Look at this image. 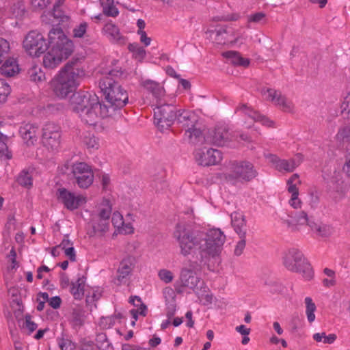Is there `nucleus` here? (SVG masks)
I'll return each mask as SVG.
<instances>
[{
	"label": "nucleus",
	"instance_id": "1",
	"mask_svg": "<svg viewBox=\"0 0 350 350\" xmlns=\"http://www.w3.org/2000/svg\"><path fill=\"white\" fill-rule=\"evenodd\" d=\"M173 237L181 256H191L194 260L200 262L208 258L218 256L226 239L219 228H211L206 232L193 230L182 223L176 225Z\"/></svg>",
	"mask_w": 350,
	"mask_h": 350
},
{
	"label": "nucleus",
	"instance_id": "2",
	"mask_svg": "<svg viewBox=\"0 0 350 350\" xmlns=\"http://www.w3.org/2000/svg\"><path fill=\"white\" fill-rule=\"evenodd\" d=\"M70 105L81 120L90 126H95L101 118L110 115L109 108L100 103L96 95L87 92L75 93Z\"/></svg>",
	"mask_w": 350,
	"mask_h": 350
},
{
	"label": "nucleus",
	"instance_id": "3",
	"mask_svg": "<svg viewBox=\"0 0 350 350\" xmlns=\"http://www.w3.org/2000/svg\"><path fill=\"white\" fill-rule=\"evenodd\" d=\"M85 75V70L79 59L69 61L51 82L54 94L59 98H66L77 89Z\"/></svg>",
	"mask_w": 350,
	"mask_h": 350
},
{
	"label": "nucleus",
	"instance_id": "4",
	"mask_svg": "<svg viewBox=\"0 0 350 350\" xmlns=\"http://www.w3.org/2000/svg\"><path fill=\"white\" fill-rule=\"evenodd\" d=\"M50 47L43 57V65L55 68L73 52L74 44L61 28H53L49 33Z\"/></svg>",
	"mask_w": 350,
	"mask_h": 350
},
{
	"label": "nucleus",
	"instance_id": "5",
	"mask_svg": "<svg viewBox=\"0 0 350 350\" xmlns=\"http://www.w3.org/2000/svg\"><path fill=\"white\" fill-rule=\"evenodd\" d=\"M119 71L111 70L109 76H105L99 81V88L106 100L114 109L124 107L129 101L126 90L111 77L117 76Z\"/></svg>",
	"mask_w": 350,
	"mask_h": 350
},
{
	"label": "nucleus",
	"instance_id": "6",
	"mask_svg": "<svg viewBox=\"0 0 350 350\" xmlns=\"http://www.w3.org/2000/svg\"><path fill=\"white\" fill-rule=\"evenodd\" d=\"M253 165L245 161H230L224 172V178L232 184L250 181L256 176Z\"/></svg>",
	"mask_w": 350,
	"mask_h": 350
},
{
	"label": "nucleus",
	"instance_id": "7",
	"mask_svg": "<svg viewBox=\"0 0 350 350\" xmlns=\"http://www.w3.org/2000/svg\"><path fill=\"white\" fill-rule=\"evenodd\" d=\"M283 265L288 271L300 273L306 280L313 278L314 274L310 263L297 249H291L284 254Z\"/></svg>",
	"mask_w": 350,
	"mask_h": 350
},
{
	"label": "nucleus",
	"instance_id": "8",
	"mask_svg": "<svg viewBox=\"0 0 350 350\" xmlns=\"http://www.w3.org/2000/svg\"><path fill=\"white\" fill-rule=\"evenodd\" d=\"M166 99L157 103L154 109V122L161 131L168 129L174 123L176 118L178 110L172 105L166 104Z\"/></svg>",
	"mask_w": 350,
	"mask_h": 350
},
{
	"label": "nucleus",
	"instance_id": "9",
	"mask_svg": "<svg viewBox=\"0 0 350 350\" xmlns=\"http://www.w3.org/2000/svg\"><path fill=\"white\" fill-rule=\"evenodd\" d=\"M200 261L189 260L188 266L180 270L179 279L176 283L180 287L188 288L195 291L200 282L198 271L200 269Z\"/></svg>",
	"mask_w": 350,
	"mask_h": 350
},
{
	"label": "nucleus",
	"instance_id": "10",
	"mask_svg": "<svg viewBox=\"0 0 350 350\" xmlns=\"http://www.w3.org/2000/svg\"><path fill=\"white\" fill-rule=\"evenodd\" d=\"M23 45L27 53L31 57H39L48 49L44 36L36 31H31L27 34Z\"/></svg>",
	"mask_w": 350,
	"mask_h": 350
},
{
	"label": "nucleus",
	"instance_id": "11",
	"mask_svg": "<svg viewBox=\"0 0 350 350\" xmlns=\"http://www.w3.org/2000/svg\"><path fill=\"white\" fill-rule=\"evenodd\" d=\"M261 94L265 100L271 103L284 112L291 113L293 111L295 105L293 101L280 91L275 89L263 88L261 89Z\"/></svg>",
	"mask_w": 350,
	"mask_h": 350
},
{
	"label": "nucleus",
	"instance_id": "12",
	"mask_svg": "<svg viewBox=\"0 0 350 350\" xmlns=\"http://www.w3.org/2000/svg\"><path fill=\"white\" fill-rule=\"evenodd\" d=\"M71 173L75 183L81 189H88L94 181V173L91 166L84 162H78L72 164Z\"/></svg>",
	"mask_w": 350,
	"mask_h": 350
},
{
	"label": "nucleus",
	"instance_id": "13",
	"mask_svg": "<svg viewBox=\"0 0 350 350\" xmlns=\"http://www.w3.org/2000/svg\"><path fill=\"white\" fill-rule=\"evenodd\" d=\"M42 143L49 150H57L61 143L59 126L54 123L46 124L42 129Z\"/></svg>",
	"mask_w": 350,
	"mask_h": 350
},
{
	"label": "nucleus",
	"instance_id": "14",
	"mask_svg": "<svg viewBox=\"0 0 350 350\" xmlns=\"http://www.w3.org/2000/svg\"><path fill=\"white\" fill-rule=\"evenodd\" d=\"M195 159L200 165H214L221 161L222 154L219 150L216 149L202 148L196 150Z\"/></svg>",
	"mask_w": 350,
	"mask_h": 350
},
{
	"label": "nucleus",
	"instance_id": "15",
	"mask_svg": "<svg viewBox=\"0 0 350 350\" xmlns=\"http://www.w3.org/2000/svg\"><path fill=\"white\" fill-rule=\"evenodd\" d=\"M57 198L68 210L73 211L86 202L85 197L78 195L75 196L68 190L61 188L57 191Z\"/></svg>",
	"mask_w": 350,
	"mask_h": 350
},
{
	"label": "nucleus",
	"instance_id": "16",
	"mask_svg": "<svg viewBox=\"0 0 350 350\" xmlns=\"http://www.w3.org/2000/svg\"><path fill=\"white\" fill-rule=\"evenodd\" d=\"M211 142L217 146L227 145L230 142L234 139V134L230 131L228 126L226 124H218L210 133Z\"/></svg>",
	"mask_w": 350,
	"mask_h": 350
},
{
	"label": "nucleus",
	"instance_id": "17",
	"mask_svg": "<svg viewBox=\"0 0 350 350\" xmlns=\"http://www.w3.org/2000/svg\"><path fill=\"white\" fill-rule=\"evenodd\" d=\"M215 41L219 44L235 43L238 40L235 31L231 27H221L216 29L211 33Z\"/></svg>",
	"mask_w": 350,
	"mask_h": 350
},
{
	"label": "nucleus",
	"instance_id": "18",
	"mask_svg": "<svg viewBox=\"0 0 350 350\" xmlns=\"http://www.w3.org/2000/svg\"><path fill=\"white\" fill-rule=\"evenodd\" d=\"M284 224L292 230H299L301 226L308 225L313 221L310 220L307 213L304 211L295 212L292 215H287L283 219Z\"/></svg>",
	"mask_w": 350,
	"mask_h": 350
},
{
	"label": "nucleus",
	"instance_id": "19",
	"mask_svg": "<svg viewBox=\"0 0 350 350\" xmlns=\"http://www.w3.org/2000/svg\"><path fill=\"white\" fill-rule=\"evenodd\" d=\"M19 133L27 146H32L38 141L39 129L38 126L34 124H23L20 126Z\"/></svg>",
	"mask_w": 350,
	"mask_h": 350
},
{
	"label": "nucleus",
	"instance_id": "20",
	"mask_svg": "<svg viewBox=\"0 0 350 350\" xmlns=\"http://www.w3.org/2000/svg\"><path fill=\"white\" fill-rule=\"evenodd\" d=\"M134 264L135 258L131 256L126 257L121 261L116 277L118 285L126 282L129 276L133 271Z\"/></svg>",
	"mask_w": 350,
	"mask_h": 350
},
{
	"label": "nucleus",
	"instance_id": "21",
	"mask_svg": "<svg viewBox=\"0 0 350 350\" xmlns=\"http://www.w3.org/2000/svg\"><path fill=\"white\" fill-rule=\"evenodd\" d=\"M140 84L144 89L152 94L156 99L157 103H160L161 101L164 100L163 97L165 95V91L160 83L150 79H144L141 81Z\"/></svg>",
	"mask_w": 350,
	"mask_h": 350
},
{
	"label": "nucleus",
	"instance_id": "22",
	"mask_svg": "<svg viewBox=\"0 0 350 350\" xmlns=\"http://www.w3.org/2000/svg\"><path fill=\"white\" fill-rule=\"evenodd\" d=\"M92 230L90 232V237H103L109 231V219L96 216L91 221Z\"/></svg>",
	"mask_w": 350,
	"mask_h": 350
},
{
	"label": "nucleus",
	"instance_id": "23",
	"mask_svg": "<svg viewBox=\"0 0 350 350\" xmlns=\"http://www.w3.org/2000/svg\"><path fill=\"white\" fill-rule=\"evenodd\" d=\"M311 230L318 237L328 238L334 233V228L329 224L319 221L309 223Z\"/></svg>",
	"mask_w": 350,
	"mask_h": 350
},
{
	"label": "nucleus",
	"instance_id": "24",
	"mask_svg": "<svg viewBox=\"0 0 350 350\" xmlns=\"http://www.w3.org/2000/svg\"><path fill=\"white\" fill-rule=\"evenodd\" d=\"M238 110L248 116L253 120L256 122H260L262 125L268 127H272L274 125V122L272 120L259 114L257 111H254L245 104H242L239 106Z\"/></svg>",
	"mask_w": 350,
	"mask_h": 350
},
{
	"label": "nucleus",
	"instance_id": "25",
	"mask_svg": "<svg viewBox=\"0 0 350 350\" xmlns=\"http://www.w3.org/2000/svg\"><path fill=\"white\" fill-rule=\"evenodd\" d=\"M111 222L118 233L129 234L133 232V227L131 223H124L122 215L118 212H114Z\"/></svg>",
	"mask_w": 350,
	"mask_h": 350
},
{
	"label": "nucleus",
	"instance_id": "26",
	"mask_svg": "<svg viewBox=\"0 0 350 350\" xmlns=\"http://www.w3.org/2000/svg\"><path fill=\"white\" fill-rule=\"evenodd\" d=\"M103 33L113 42L120 44L125 43V39L120 34L118 27L112 23H108L104 26Z\"/></svg>",
	"mask_w": 350,
	"mask_h": 350
},
{
	"label": "nucleus",
	"instance_id": "27",
	"mask_svg": "<svg viewBox=\"0 0 350 350\" xmlns=\"http://www.w3.org/2000/svg\"><path fill=\"white\" fill-rule=\"evenodd\" d=\"M176 119L178 123L181 124L185 128V130L198 124V118L196 114L191 111L178 110Z\"/></svg>",
	"mask_w": 350,
	"mask_h": 350
},
{
	"label": "nucleus",
	"instance_id": "28",
	"mask_svg": "<svg viewBox=\"0 0 350 350\" xmlns=\"http://www.w3.org/2000/svg\"><path fill=\"white\" fill-rule=\"evenodd\" d=\"M301 161L302 159L299 155L289 159H280L278 165L275 166V170L279 172H292L301 164Z\"/></svg>",
	"mask_w": 350,
	"mask_h": 350
},
{
	"label": "nucleus",
	"instance_id": "29",
	"mask_svg": "<svg viewBox=\"0 0 350 350\" xmlns=\"http://www.w3.org/2000/svg\"><path fill=\"white\" fill-rule=\"evenodd\" d=\"M231 223L239 236H242L247 234L246 222L244 215L241 213L234 212L231 214Z\"/></svg>",
	"mask_w": 350,
	"mask_h": 350
},
{
	"label": "nucleus",
	"instance_id": "30",
	"mask_svg": "<svg viewBox=\"0 0 350 350\" xmlns=\"http://www.w3.org/2000/svg\"><path fill=\"white\" fill-rule=\"evenodd\" d=\"M223 56L235 66L247 67L250 65V59L242 57L239 52L234 51L224 52Z\"/></svg>",
	"mask_w": 350,
	"mask_h": 350
},
{
	"label": "nucleus",
	"instance_id": "31",
	"mask_svg": "<svg viewBox=\"0 0 350 350\" xmlns=\"http://www.w3.org/2000/svg\"><path fill=\"white\" fill-rule=\"evenodd\" d=\"M18 72V64L14 58L8 59L0 67V74L5 77L14 76Z\"/></svg>",
	"mask_w": 350,
	"mask_h": 350
},
{
	"label": "nucleus",
	"instance_id": "32",
	"mask_svg": "<svg viewBox=\"0 0 350 350\" xmlns=\"http://www.w3.org/2000/svg\"><path fill=\"white\" fill-rule=\"evenodd\" d=\"M185 138L193 144H200L204 141L202 131L197 127V124L195 126H191L187 129L185 130Z\"/></svg>",
	"mask_w": 350,
	"mask_h": 350
},
{
	"label": "nucleus",
	"instance_id": "33",
	"mask_svg": "<svg viewBox=\"0 0 350 350\" xmlns=\"http://www.w3.org/2000/svg\"><path fill=\"white\" fill-rule=\"evenodd\" d=\"M335 140L340 146L348 145L350 144V125H345L339 128Z\"/></svg>",
	"mask_w": 350,
	"mask_h": 350
},
{
	"label": "nucleus",
	"instance_id": "34",
	"mask_svg": "<svg viewBox=\"0 0 350 350\" xmlns=\"http://www.w3.org/2000/svg\"><path fill=\"white\" fill-rule=\"evenodd\" d=\"M52 14L54 18L59 23L68 24L70 23V16L69 13L65 11L62 8H59L58 4L54 5Z\"/></svg>",
	"mask_w": 350,
	"mask_h": 350
},
{
	"label": "nucleus",
	"instance_id": "35",
	"mask_svg": "<svg viewBox=\"0 0 350 350\" xmlns=\"http://www.w3.org/2000/svg\"><path fill=\"white\" fill-rule=\"evenodd\" d=\"M85 280L83 277L79 278L72 284L70 292L76 299H81L83 297Z\"/></svg>",
	"mask_w": 350,
	"mask_h": 350
},
{
	"label": "nucleus",
	"instance_id": "36",
	"mask_svg": "<svg viewBox=\"0 0 350 350\" xmlns=\"http://www.w3.org/2000/svg\"><path fill=\"white\" fill-rule=\"evenodd\" d=\"M100 3L105 15L115 17L118 14L119 12L114 5V0H100Z\"/></svg>",
	"mask_w": 350,
	"mask_h": 350
},
{
	"label": "nucleus",
	"instance_id": "37",
	"mask_svg": "<svg viewBox=\"0 0 350 350\" xmlns=\"http://www.w3.org/2000/svg\"><path fill=\"white\" fill-rule=\"evenodd\" d=\"M29 77L31 81L38 83L45 80V75L38 66H32L28 71Z\"/></svg>",
	"mask_w": 350,
	"mask_h": 350
},
{
	"label": "nucleus",
	"instance_id": "38",
	"mask_svg": "<svg viewBox=\"0 0 350 350\" xmlns=\"http://www.w3.org/2000/svg\"><path fill=\"white\" fill-rule=\"evenodd\" d=\"M88 24L86 22H82L76 25L72 30V36L76 39L85 38L88 36Z\"/></svg>",
	"mask_w": 350,
	"mask_h": 350
},
{
	"label": "nucleus",
	"instance_id": "39",
	"mask_svg": "<svg viewBox=\"0 0 350 350\" xmlns=\"http://www.w3.org/2000/svg\"><path fill=\"white\" fill-rule=\"evenodd\" d=\"M11 10L12 15L17 19H23L27 15L26 7L22 1L15 3Z\"/></svg>",
	"mask_w": 350,
	"mask_h": 350
},
{
	"label": "nucleus",
	"instance_id": "40",
	"mask_svg": "<svg viewBox=\"0 0 350 350\" xmlns=\"http://www.w3.org/2000/svg\"><path fill=\"white\" fill-rule=\"evenodd\" d=\"M306 304V314L307 316L308 321L312 323L315 319L314 312L317 309L315 304L310 297H307L304 299Z\"/></svg>",
	"mask_w": 350,
	"mask_h": 350
},
{
	"label": "nucleus",
	"instance_id": "41",
	"mask_svg": "<svg viewBox=\"0 0 350 350\" xmlns=\"http://www.w3.org/2000/svg\"><path fill=\"white\" fill-rule=\"evenodd\" d=\"M288 191L291 193V198L288 201L290 206L295 209L301 208L302 202L298 197L299 189L291 186Z\"/></svg>",
	"mask_w": 350,
	"mask_h": 350
},
{
	"label": "nucleus",
	"instance_id": "42",
	"mask_svg": "<svg viewBox=\"0 0 350 350\" xmlns=\"http://www.w3.org/2000/svg\"><path fill=\"white\" fill-rule=\"evenodd\" d=\"M112 211L111 202L109 200L104 199L99 206L98 217L109 219Z\"/></svg>",
	"mask_w": 350,
	"mask_h": 350
},
{
	"label": "nucleus",
	"instance_id": "43",
	"mask_svg": "<svg viewBox=\"0 0 350 350\" xmlns=\"http://www.w3.org/2000/svg\"><path fill=\"white\" fill-rule=\"evenodd\" d=\"M83 142L90 149H97L99 146L98 139L92 133L85 135L83 137Z\"/></svg>",
	"mask_w": 350,
	"mask_h": 350
},
{
	"label": "nucleus",
	"instance_id": "44",
	"mask_svg": "<svg viewBox=\"0 0 350 350\" xmlns=\"http://www.w3.org/2000/svg\"><path fill=\"white\" fill-rule=\"evenodd\" d=\"M313 338L317 342H323L325 344H332L335 341L336 336L334 334L326 336L325 332H321L314 334L313 335Z\"/></svg>",
	"mask_w": 350,
	"mask_h": 350
},
{
	"label": "nucleus",
	"instance_id": "45",
	"mask_svg": "<svg viewBox=\"0 0 350 350\" xmlns=\"http://www.w3.org/2000/svg\"><path fill=\"white\" fill-rule=\"evenodd\" d=\"M10 92V85L5 79H0V100L5 103Z\"/></svg>",
	"mask_w": 350,
	"mask_h": 350
},
{
	"label": "nucleus",
	"instance_id": "46",
	"mask_svg": "<svg viewBox=\"0 0 350 350\" xmlns=\"http://www.w3.org/2000/svg\"><path fill=\"white\" fill-rule=\"evenodd\" d=\"M18 183L24 187H29L32 185L31 174L27 171H22L18 176Z\"/></svg>",
	"mask_w": 350,
	"mask_h": 350
},
{
	"label": "nucleus",
	"instance_id": "47",
	"mask_svg": "<svg viewBox=\"0 0 350 350\" xmlns=\"http://www.w3.org/2000/svg\"><path fill=\"white\" fill-rule=\"evenodd\" d=\"M96 342L100 350H113L112 346L109 344L105 334H98L97 336Z\"/></svg>",
	"mask_w": 350,
	"mask_h": 350
},
{
	"label": "nucleus",
	"instance_id": "48",
	"mask_svg": "<svg viewBox=\"0 0 350 350\" xmlns=\"http://www.w3.org/2000/svg\"><path fill=\"white\" fill-rule=\"evenodd\" d=\"M10 51V45L9 42L3 38H0V64L6 55H8Z\"/></svg>",
	"mask_w": 350,
	"mask_h": 350
},
{
	"label": "nucleus",
	"instance_id": "49",
	"mask_svg": "<svg viewBox=\"0 0 350 350\" xmlns=\"http://www.w3.org/2000/svg\"><path fill=\"white\" fill-rule=\"evenodd\" d=\"M176 310V304L174 297L172 296L170 299H166V315L171 319Z\"/></svg>",
	"mask_w": 350,
	"mask_h": 350
},
{
	"label": "nucleus",
	"instance_id": "50",
	"mask_svg": "<svg viewBox=\"0 0 350 350\" xmlns=\"http://www.w3.org/2000/svg\"><path fill=\"white\" fill-rule=\"evenodd\" d=\"M341 112L347 118H350V92L344 98L341 105Z\"/></svg>",
	"mask_w": 350,
	"mask_h": 350
},
{
	"label": "nucleus",
	"instance_id": "51",
	"mask_svg": "<svg viewBox=\"0 0 350 350\" xmlns=\"http://www.w3.org/2000/svg\"><path fill=\"white\" fill-rule=\"evenodd\" d=\"M239 238L240 240L237 243L234 250V254L237 256H239L243 254L246 245V235H244L243 237L242 236H239Z\"/></svg>",
	"mask_w": 350,
	"mask_h": 350
},
{
	"label": "nucleus",
	"instance_id": "52",
	"mask_svg": "<svg viewBox=\"0 0 350 350\" xmlns=\"http://www.w3.org/2000/svg\"><path fill=\"white\" fill-rule=\"evenodd\" d=\"M158 275L161 280L164 282L165 283H170L174 279V275L172 272L167 269H161L159 271Z\"/></svg>",
	"mask_w": 350,
	"mask_h": 350
},
{
	"label": "nucleus",
	"instance_id": "53",
	"mask_svg": "<svg viewBox=\"0 0 350 350\" xmlns=\"http://www.w3.org/2000/svg\"><path fill=\"white\" fill-rule=\"evenodd\" d=\"M347 188H336L332 193V198L335 202L342 200L347 193Z\"/></svg>",
	"mask_w": 350,
	"mask_h": 350
},
{
	"label": "nucleus",
	"instance_id": "54",
	"mask_svg": "<svg viewBox=\"0 0 350 350\" xmlns=\"http://www.w3.org/2000/svg\"><path fill=\"white\" fill-rule=\"evenodd\" d=\"M23 328L26 329L28 331L29 334H30L36 329L37 325L31 320L30 316L26 315L25 322L23 325Z\"/></svg>",
	"mask_w": 350,
	"mask_h": 350
},
{
	"label": "nucleus",
	"instance_id": "55",
	"mask_svg": "<svg viewBox=\"0 0 350 350\" xmlns=\"http://www.w3.org/2000/svg\"><path fill=\"white\" fill-rule=\"evenodd\" d=\"M51 2V0H31L33 7L39 10L46 8Z\"/></svg>",
	"mask_w": 350,
	"mask_h": 350
},
{
	"label": "nucleus",
	"instance_id": "56",
	"mask_svg": "<svg viewBox=\"0 0 350 350\" xmlns=\"http://www.w3.org/2000/svg\"><path fill=\"white\" fill-rule=\"evenodd\" d=\"M198 295V298L200 301V302L204 305V306H208L212 304L213 299V295L211 293H202Z\"/></svg>",
	"mask_w": 350,
	"mask_h": 350
},
{
	"label": "nucleus",
	"instance_id": "57",
	"mask_svg": "<svg viewBox=\"0 0 350 350\" xmlns=\"http://www.w3.org/2000/svg\"><path fill=\"white\" fill-rule=\"evenodd\" d=\"M265 14L262 12H257L250 14L247 17L248 23H259L265 19Z\"/></svg>",
	"mask_w": 350,
	"mask_h": 350
},
{
	"label": "nucleus",
	"instance_id": "58",
	"mask_svg": "<svg viewBox=\"0 0 350 350\" xmlns=\"http://www.w3.org/2000/svg\"><path fill=\"white\" fill-rule=\"evenodd\" d=\"M300 184H301V180H299V175L297 174H294L287 180V190L288 191L291 186L295 187V189H298L297 185H299Z\"/></svg>",
	"mask_w": 350,
	"mask_h": 350
},
{
	"label": "nucleus",
	"instance_id": "59",
	"mask_svg": "<svg viewBox=\"0 0 350 350\" xmlns=\"http://www.w3.org/2000/svg\"><path fill=\"white\" fill-rule=\"evenodd\" d=\"M58 345L62 350H73L74 345L69 340L60 338L58 340Z\"/></svg>",
	"mask_w": 350,
	"mask_h": 350
},
{
	"label": "nucleus",
	"instance_id": "60",
	"mask_svg": "<svg viewBox=\"0 0 350 350\" xmlns=\"http://www.w3.org/2000/svg\"><path fill=\"white\" fill-rule=\"evenodd\" d=\"M8 142H0V154L4 155L6 159H10L12 158V153L9 151Z\"/></svg>",
	"mask_w": 350,
	"mask_h": 350
},
{
	"label": "nucleus",
	"instance_id": "61",
	"mask_svg": "<svg viewBox=\"0 0 350 350\" xmlns=\"http://www.w3.org/2000/svg\"><path fill=\"white\" fill-rule=\"evenodd\" d=\"M137 34L140 37V42L143 43L146 46H148L150 44L151 38L147 36V34L144 31H137Z\"/></svg>",
	"mask_w": 350,
	"mask_h": 350
},
{
	"label": "nucleus",
	"instance_id": "62",
	"mask_svg": "<svg viewBox=\"0 0 350 350\" xmlns=\"http://www.w3.org/2000/svg\"><path fill=\"white\" fill-rule=\"evenodd\" d=\"M63 250L66 256H68L71 261L74 262L76 260L75 252L72 246L68 247V248H65Z\"/></svg>",
	"mask_w": 350,
	"mask_h": 350
},
{
	"label": "nucleus",
	"instance_id": "63",
	"mask_svg": "<svg viewBox=\"0 0 350 350\" xmlns=\"http://www.w3.org/2000/svg\"><path fill=\"white\" fill-rule=\"evenodd\" d=\"M133 57L138 59L139 61H142L146 56V51L144 48L140 46L133 54Z\"/></svg>",
	"mask_w": 350,
	"mask_h": 350
},
{
	"label": "nucleus",
	"instance_id": "64",
	"mask_svg": "<svg viewBox=\"0 0 350 350\" xmlns=\"http://www.w3.org/2000/svg\"><path fill=\"white\" fill-rule=\"evenodd\" d=\"M343 170L348 177H350V152L347 154Z\"/></svg>",
	"mask_w": 350,
	"mask_h": 350
}]
</instances>
